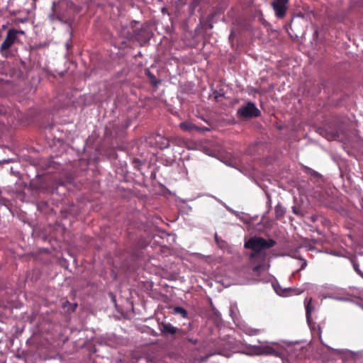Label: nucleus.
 I'll use <instances>...</instances> for the list:
<instances>
[{
    "label": "nucleus",
    "mask_w": 363,
    "mask_h": 363,
    "mask_svg": "<svg viewBox=\"0 0 363 363\" xmlns=\"http://www.w3.org/2000/svg\"><path fill=\"white\" fill-rule=\"evenodd\" d=\"M274 245L275 241L272 239L265 240L259 237H253L245 242L244 246L245 248L253 251V252L250 254V257L252 259L256 256L257 253L262 250L271 248Z\"/></svg>",
    "instance_id": "f257e3e1"
},
{
    "label": "nucleus",
    "mask_w": 363,
    "mask_h": 363,
    "mask_svg": "<svg viewBox=\"0 0 363 363\" xmlns=\"http://www.w3.org/2000/svg\"><path fill=\"white\" fill-rule=\"evenodd\" d=\"M25 34V31L22 30H16L14 28L9 29L6 33V38L0 46V52L1 55L7 57L11 46L15 43H20L18 35H24Z\"/></svg>",
    "instance_id": "f03ea898"
},
{
    "label": "nucleus",
    "mask_w": 363,
    "mask_h": 363,
    "mask_svg": "<svg viewBox=\"0 0 363 363\" xmlns=\"http://www.w3.org/2000/svg\"><path fill=\"white\" fill-rule=\"evenodd\" d=\"M152 33L147 27H142L140 29L133 30V33H128L125 36L128 40H135L140 45L146 44L151 38Z\"/></svg>",
    "instance_id": "7ed1b4c3"
},
{
    "label": "nucleus",
    "mask_w": 363,
    "mask_h": 363,
    "mask_svg": "<svg viewBox=\"0 0 363 363\" xmlns=\"http://www.w3.org/2000/svg\"><path fill=\"white\" fill-rule=\"evenodd\" d=\"M212 94L210 95V99L216 103L223 102L225 99V86L221 82H218L216 86H211Z\"/></svg>",
    "instance_id": "20e7f679"
},
{
    "label": "nucleus",
    "mask_w": 363,
    "mask_h": 363,
    "mask_svg": "<svg viewBox=\"0 0 363 363\" xmlns=\"http://www.w3.org/2000/svg\"><path fill=\"white\" fill-rule=\"evenodd\" d=\"M234 350L230 342H223L213 352H211L206 355L204 360H206L208 357L214 355L219 354L225 357H230L232 354L231 351Z\"/></svg>",
    "instance_id": "39448f33"
},
{
    "label": "nucleus",
    "mask_w": 363,
    "mask_h": 363,
    "mask_svg": "<svg viewBox=\"0 0 363 363\" xmlns=\"http://www.w3.org/2000/svg\"><path fill=\"white\" fill-rule=\"evenodd\" d=\"M288 3L289 0H274L272 2V6L277 18H283L286 16Z\"/></svg>",
    "instance_id": "423d86ee"
},
{
    "label": "nucleus",
    "mask_w": 363,
    "mask_h": 363,
    "mask_svg": "<svg viewBox=\"0 0 363 363\" xmlns=\"http://www.w3.org/2000/svg\"><path fill=\"white\" fill-rule=\"evenodd\" d=\"M179 128L186 132H191L193 130L205 131L209 130L210 128H201L199 124L193 123L191 121H185L179 124Z\"/></svg>",
    "instance_id": "0eeeda50"
},
{
    "label": "nucleus",
    "mask_w": 363,
    "mask_h": 363,
    "mask_svg": "<svg viewBox=\"0 0 363 363\" xmlns=\"http://www.w3.org/2000/svg\"><path fill=\"white\" fill-rule=\"evenodd\" d=\"M237 113H260V111L255 103L248 101L238 110Z\"/></svg>",
    "instance_id": "6e6552de"
},
{
    "label": "nucleus",
    "mask_w": 363,
    "mask_h": 363,
    "mask_svg": "<svg viewBox=\"0 0 363 363\" xmlns=\"http://www.w3.org/2000/svg\"><path fill=\"white\" fill-rule=\"evenodd\" d=\"M159 328L162 333L166 335H174L178 330V329L174 327L171 323L164 322H162L159 325Z\"/></svg>",
    "instance_id": "1a4fd4ad"
},
{
    "label": "nucleus",
    "mask_w": 363,
    "mask_h": 363,
    "mask_svg": "<svg viewBox=\"0 0 363 363\" xmlns=\"http://www.w3.org/2000/svg\"><path fill=\"white\" fill-rule=\"evenodd\" d=\"M155 140V145L161 149L168 148L170 145L169 140L167 139L160 134H156L154 135Z\"/></svg>",
    "instance_id": "9d476101"
},
{
    "label": "nucleus",
    "mask_w": 363,
    "mask_h": 363,
    "mask_svg": "<svg viewBox=\"0 0 363 363\" xmlns=\"http://www.w3.org/2000/svg\"><path fill=\"white\" fill-rule=\"evenodd\" d=\"M60 3H57L55 1L52 2L51 13L49 16L50 20H60L62 18L60 12L58 11Z\"/></svg>",
    "instance_id": "9b49d317"
},
{
    "label": "nucleus",
    "mask_w": 363,
    "mask_h": 363,
    "mask_svg": "<svg viewBox=\"0 0 363 363\" xmlns=\"http://www.w3.org/2000/svg\"><path fill=\"white\" fill-rule=\"evenodd\" d=\"M306 308V315L308 320L311 318V313L313 311V306L312 305V298H306L304 301Z\"/></svg>",
    "instance_id": "f8f14e48"
},
{
    "label": "nucleus",
    "mask_w": 363,
    "mask_h": 363,
    "mask_svg": "<svg viewBox=\"0 0 363 363\" xmlns=\"http://www.w3.org/2000/svg\"><path fill=\"white\" fill-rule=\"evenodd\" d=\"M274 211H275L276 218L277 219L281 218L284 216V213H285V209L280 204H277L275 206Z\"/></svg>",
    "instance_id": "ddd939ff"
},
{
    "label": "nucleus",
    "mask_w": 363,
    "mask_h": 363,
    "mask_svg": "<svg viewBox=\"0 0 363 363\" xmlns=\"http://www.w3.org/2000/svg\"><path fill=\"white\" fill-rule=\"evenodd\" d=\"M262 354H277L276 350L271 346L266 345L262 346Z\"/></svg>",
    "instance_id": "4468645a"
},
{
    "label": "nucleus",
    "mask_w": 363,
    "mask_h": 363,
    "mask_svg": "<svg viewBox=\"0 0 363 363\" xmlns=\"http://www.w3.org/2000/svg\"><path fill=\"white\" fill-rule=\"evenodd\" d=\"M252 350L253 351V355H262V346L252 345Z\"/></svg>",
    "instance_id": "2eb2a0df"
},
{
    "label": "nucleus",
    "mask_w": 363,
    "mask_h": 363,
    "mask_svg": "<svg viewBox=\"0 0 363 363\" xmlns=\"http://www.w3.org/2000/svg\"><path fill=\"white\" fill-rule=\"evenodd\" d=\"M262 331V330L260 329L248 328L246 333L250 335H256L259 334Z\"/></svg>",
    "instance_id": "dca6fc26"
},
{
    "label": "nucleus",
    "mask_w": 363,
    "mask_h": 363,
    "mask_svg": "<svg viewBox=\"0 0 363 363\" xmlns=\"http://www.w3.org/2000/svg\"><path fill=\"white\" fill-rule=\"evenodd\" d=\"M174 311L177 313L181 314L184 318L186 317L187 315L186 311L182 307H176L174 308Z\"/></svg>",
    "instance_id": "f3484780"
},
{
    "label": "nucleus",
    "mask_w": 363,
    "mask_h": 363,
    "mask_svg": "<svg viewBox=\"0 0 363 363\" xmlns=\"http://www.w3.org/2000/svg\"><path fill=\"white\" fill-rule=\"evenodd\" d=\"M264 264H259V265L253 267L252 270L254 272L259 274L264 269Z\"/></svg>",
    "instance_id": "a211bd4d"
},
{
    "label": "nucleus",
    "mask_w": 363,
    "mask_h": 363,
    "mask_svg": "<svg viewBox=\"0 0 363 363\" xmlns=\"http://www.w3.org/2000/svg\"><path fill=\"white\" fill-rule=\"evenodd\" d=\"M252 345H249L247 347H246L245 350L242 351L241 352L243 353V354H245L247 355H251L252 356L253 355V351L252 350Z\"/></svg>",
    "instance_id": "6ab92c4d"
},
{
    "label": "nucleus",
    "mask_w": 363,
    "mask_h": 363,
    "mask_svg": "<svg viewBox=\"0 0 363 363\" xmlns=\"http://www.w3.org/2000/svg\"><path fill=\"white\" fill-rule=\"evenodd\" d=\"M307 266V261L304 259H301V266L298 271L304 269Z\"/></svg>",
    "instance_id": "aec40b11"
},
{
    "label": "nucleus",
    "mask_w": 363,
    "mask_h": 363,
    "mask_svg": "<svg viewBox=\"0 0 363 363\" xmlns=\"http://www.w3.org/2000/svg\"><path fill=\"white\" fill-rule=\"evenodd\" d=\"M171 140L174 143H175L176 144H178V145H181L182 143H184V140L182 139V138H172L171 139Z\"/></svg>",
    "instance_id": "412c9836"
},
{
    "label": "nucleus",
    "mask_w": 363,
    "mask_h": 363,
    "mask_svg": "<svg viewBox=\"0 0 363 363\" xmlns=\"http://www.w3.org/2000/svg\"><path fill=\"white\" fill-rule=\"evenodd\" d=\"M148 77L152 80V83L154 84L155 86H157V82L153 81V80H156L155 77L153 74H152L150 72H148Z\"/></svg>",
    "instance_id": "4be33fe9"
},
{
    "label": "nucleus",
    "mask_w": 363,
    "mask_h": 363,
    "mask_svg": "<svg viewBox=\"0 0 363 363\" xmlns=\"http://www.w3.org/2000/svg\"><path fill=\"white\" fill-rule=\"evenodd\" d=\"M208 115H201V119L207 123H208L209 121H208Z\"/></svg>",
    "instance_id": "5701e85b"
},
{
    "label": "nucleus",
    "mask_w": 363,
    "mask_h": 363,
    "mask_svg": "<svg viewBox=\"0 0 363 363\" xmlns=\"http://www.w3.org/2000/svg\"><path fill=\"white\" fill-rule=\"evenodd\" d=\"M354 269L356 270V272H357L358 273H360V272H359V269H358V266H357V265H356L355 264H354Z\"/></svg>",
    "instance_id": "b1692460"
},
{
    "label": "nucleus",
    "mask_w": 363,
    "mask_h": 363,
    "mask_svg": "<svg viewBox=\"0 0 363 363\" xmlns=\"http://www.w3.org/2000/svg\"><path fill=\"white\" fill-rule=\"evenodd\" d=\"M189 341L194 344H196L197 342L196 340H193V339H189Z\"/></svg>",
    "instance_id": "393cba45"
},
{
    "label": "nucleus",
    "mask_w": 363,
    "mask_h": 363,
    "mask_svg": "<svg viewBox=\"0 0 363 363\" xmlns=\"http://www.w3.org/2000/svg\"><path fill=\"white\" fill-rule=\"evenodd\" d=\"M276 291H277V294H279V295L282 296L283 294H280L279 293V291L275 289Z\"/></svg>",
    "instance_id": "a878e982"
},
{
    "label": "nucleus",
    "mask_w": 363,
    "mask_h": 363,
    "mask_svg": "<svg viewBox=\"0 0 363 363\" xmlns=\"http://www.w3.org/2000/svg\"><path fill=\"white\" fill-rule=\"evenodd\" d=\"M245 116H252L253 115L252 114H250V115H244Z\"/></svg>",
    "instance_id": "bb28decb"
}]
</instances>
